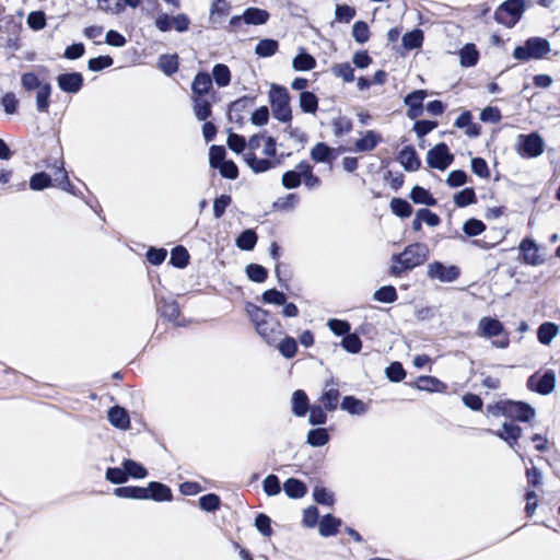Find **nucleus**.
Returning a JSON list of instances; mask_svg holds the SVG:
<instances>
[{
	"instance_id": "nucleus-64",
	"label": "nucleus",
	"mask_w": 560,
	"mask_h": 560,
	"mask_svg": "<svg viewBox=\"0 0 560 560\" xmlns=\"http://www.w3.org/2000/svg\"><path fill=\"white\" fill-rule=\"evenodd\" d=\"M262 488L269 497H275L281 491L280 482L276 475H268L262 481Z\"/></svg>"
},
{
	"instance_id": "nucleus-24",
	"label": "nucleus",
	"mask_w": 560,
	"mask_h": 560,
	"mask_svg": "<svg viewBox=\"0 0 560 560\" xmlns=\"http://www.w3.org/2000/svg\"><path fill=\"white\" fill-rule=\"evenodd\" d=\"M210 77L218 88H226L232 80L231 70L224 63L214 65Z\"/></svg>"
},
{
	"instance_id": "nucleus-38",
	"label": "nucleus",
	"mask_w": 560,
	"mask_h": 560,
	"mask_svg": "<svg viewBox=\"0 0 560 560\" xmlns=\"http://www.w3.org/2000/svg\"><path fill=\"white\" fill-rule=\"evenodd\" d=\"M194 103V113L199 120H206L211 116V104L201 96H191Z\"/></svg>"
},
{
	"instance_id": "nucleus-26",
	"label": "nucleus",
	"mask_w": 560,
	"mask_h": 560,
	"mask_svg": "<svg viewBox=\"0 0 560 560\" xmlns=\"http://www.w3.org/2000/svg\"><path fill=\"white\" fill-rule=\"evenodd\" d=\"M291 405L292 412L294 416L304 417L310 408L307 395L303 390L296 389L292 394Z\"/></svg>"
},
{
	"instance_id": "nucleus-7",
	"label": "nucleus",
	"mask_w": 560,
	"mask_h": 560,
	"mask_svg": "<svg viewBox=\"0 0 560 560\" xmlns=\"http://www.w3.org/2000/svg\"><path fill=\"white\" fill-rule=\"evenodd\" d=\"M524 0H506L494 12L498 23L512 27L517 23L524 12Z\"/></svg>"
},
{
	"instance_id": "nucleus-15",
	"label": "nucleus",
	"mask_w": 560,
	"mask_h": 560,
	"mask_svg": "<svg viewBox=\"0 0 560 560\" xmlns=\"http://www.w3.org/2000/svg\"><path fill=\"white\" fill-rule=\"evenodd\" d=\"M427 97L424 90H417L405 97V104L408 106L407 115L409 118L415 119L422 113V103Z\"/></svg>"
},
{
	"instance_id": "nucleus-44",
	"label": "nucleus",
	"mask_w": 560,
	"mask_h": 560,
	"mask_svg": "<svg viewBox=\"0 0 560 560\" xmlns=\"http://www.w3.org/2000/svg\"><path fill=\"white\" fill-rule=\"evenodd\" d=\"M257 242V235L253 230H245L236 238V246L242 250H252Z\"/></svg>"
},
{
	"instance_id": "nucleus-43",
	"label": "nucleus",
	"mask_w": 560,
	"mask_h": 560,
	"mask_svg": "<svg viewBox=\"0 0 560 560\" xmlns=\"http://www.w3.org/2000/svg\"><path fill=\"white\" fill-rule=\"evenodd\" d=\"M51 94V85L47 82L36 90V108L38 112L47 113L49 108V97Z\"/></svg>"
},
{
	"instance_id": "nucleus-30",
	"label": "nucleus",
	"mask_w": 560,
	"mask_h": 560,
	"mask_svg": "<svg viewBox=\"0 0 560 560\" xmlns=\"http://www.w3.org/2000/svg\"><path fill=\"white\" fill-rule=\"evenodd\" d=\"M283 490L289 498L299 499L306 494V486L299 479L289 478L283 483Z\"/></svg>"
},
{
	"instance_id": "nucleus-42",
	"label": "nucleus",
	"mask_w": 560,
	"mask_h": 560,
	"mask_svg": "<svg viewBox=\"0 0 560 560\" xmlns=\"http://www.w3.org/2000/svg\"><path fill=\"white\" fill-rule=\"evenodd\" d=\"M229 4L225 0H212L210 5V22L215 24L229 13Z\"/></svg>"
},
{
	"instance_id": "nucleus-20",
	"label": "nucleus",
	"mask_w": 560,
	"mask_h": 560,
	"mask_svg": "<svg viewBox=\"0 0 560 560\" xmlns=\"http://www.w3.org/2000/svg\"><path fill=\"white\" fill-rule=\"evenodd\" d=\"M147 492V500L151 499L154 501H171L172 500V491L171 489L160 482H150L147 488H144Z\"/></svg>"
},
{
	"instance_id": "nucleus-28",
	"label": "nucleus",
	"mask_w": 560,
	"mask_h": 560,
	"mask_svg": "<svg viewBox=\"0 0 560 560\" xmlns=\"http://www.w3.org/2000/svg\"><path fill=\"white\" fill-rule=\"evenodd\" d=\"M341 521L335 516L327 514L318 523V532L323 537L334 536L338 533Z\"/></svg>"
},
{
	"instance_id": "nucleus-45",
	"label": "nucleus",
	"mask_w": 560,
	"mask_h": 560,
	"mask_svg": "<svg viewBox=\"0 0 560 560\" xmlns=\"http://www.w3.org/2000/svg\"><path fill=\"white\" fill-rule=\"evenodd\" d=\"M373 298L381 303H394L397 300V292L393 285H384L374 292Z\"/></svg>"
},
{
	"instance_id": "nucleus-27",
	"label": "nucleus",
	"mask_w": 560,
	"mask_h": 560,
	"mask_svg": "<svg viewBox=\"0 0 560 560\" xmlns=\"http://www.w3.org/2000/svg\"><path fill=\"white\" fill-rule=\"evenodd\" d=\"M292 67L295 71H311L316 67V60L312 55L301 48L292 60Z\"/></svg>"
},
{
	"instance_id": "nucleus-6",
	"label": "nucleus",
	"mask_w": 560,
	"mask_h": 560,
	"mask_svg": "<svg viewBox=\"0 0 560 560\" xmlns=\"http://www.w3.org/2000/svg\"><path fill=\"white\" fill-rule=\"evenodd\" d=\"M503 325L502 323L493 317H482L479 319L477 325V334L483 338H493L500 337L498 340H494L492 345L500 349H505L509 347L510 340L508 335L503 334Z\"/></svg>"
},
{
	"instance_id": "nucleus-10",
	"label": "nucleus",
	"mask_w": 560,
	"mask_h": 560,
	"mask_svg": "<svg viewBox=\"0 0 560 560\" xmlns=\"http://www.w3.org/2000/svg\"><path fill=\"white\" fill-rule=\"evenodd\" d=\"M527 386L541 395H548L555 389L556 375L552 371H548L541 376L533 375L528 378Z\"/></svg>"
},
{
	"instance_id": "nucleus-62",
	"label": "nucleus",
	"mask_w": 560,
	"mask_h": 560,
	"mask_svg": "<svg viewBox=\"0 0 560 560\" xmlns=\"http://www.w3.org/2000/svg\"><path fill=\"white\" fill-rule=\"evenodd\" d=\"M246 275L252 281L261 283L267 279L268 273L262 266L250 264L246 267Z\"/></svg>"
},
{
	"instance_id": "nucleus-3",
	"label": "nucleus",
	"mask_w": 560,
	"mask_h": 560,
	"mask_svg": "<svg viewBox=\"0 0 560 560\" xmlns=\"http://www.w3.org/2000/svg\"><path fill=\"white\" fill-rule=\"evenodd\" d=\"M268 97L273 117L282 122L290 121L292 110L288 90L284 86L271 84Z\"/></svg>"
},
{
	"instance_id": "nucleus-34",
	"label": "nucleus",
	"mask_w": 560,
	"mask_h": 560,
	"mask_svg": "<svg viewBox=\"0 0 560 560\" xmlns=\"http://www.w3.org/2000/svg\"><path fill=\"white\" fill-rule=\"evenodd\" d=\"M114 494L121 499L147 500V492L143 487H119L114 490Z\"/></svg>"
},
{
	"instance_id": "nucleus-51",
	"label": "nucleus",
	"mask_w": 560,
	"mask_h": 560,
	"mask_svg": "<svg viewBox=\"0 0 560 560\" xmlns=\"http://www.w3.org/2000/svg\"><path fill=\"white\" fill-rule=\"evenodd\" d=\"M122 466L127 471V478L132 477L135 479H142L147 476L145 468L135 460L126 459L124 460Z\"/></svg>"
},
{
	"instance_id": "nucleus-13",
	"label": "nucleus",
	"mask_w": 560,
	"mask_h": 560,
	"mask_svg": "<svg viewBox=\"0 0 560 560\" xmlns=\"http://www.w3.org/2000/svg\"><path fill=\"white\" fill-rule=\"evenodd\" d=\"M243 159L247 166L256 174L265 173L277 166L276 160H270L267 158L259 159L256 156L255 152H245L243 154Z\"/></svg>"
},
{
	"instance_id": "nucleus-14",
	"label": "nucleus",
	"mask_w": 560,
	"mask_h": 560,
	"mask_svg": "<svg viewBox=\"0 0 560 560\" xmlns=\"http://www.w3.org/2000/svg\"><path fill=\"white\" fill-rule=\"evenodd\" d=\"M57 84L63 92L77 93L83 84V78L79 72L65 73L58 75Z\"/></svg>"
},
{
	"instance_id": "nucleus-8",
	"label": "nucleus",
	"mask_w": 560,
	"mask_h": 560,
	"mask_svg": "<svg viewBox=\"0 0 560 560\" xmlns=\"http://www.w3.org/2000/svg\"><path fill=\"white\" fill-rule=\"evenodd\" d=\"M269 19V14L266 10L259 8H248L242 15H234L230 20V25L234 30L241 27L242 23L247 25H261L265 24Z\"/></svg>"
},
{
	"instance_id": "nucleus-25",
	"label": "nucleus",
	"mask_w": 560,
	"mask_h": 560,
	"mask_svg": "<svg viewBox=\"0 0 560 560\" xmlns=\"http://www.w3.org/2000/svg\"><path fill=\"white\" fill-rule=\"evenodd\" d=\"M311 159L316 163H330L334 159V149L329 148L324 142L316 143L311 149Z\"/></svg>"
},
{
	"instance_id": "nucleus-19",
	"label": "nucleus",
	"mask_w": 560,
	"mask_h": 560,
	"mask_svg": "<svg viewBox=\"0 0 560 560\" xmlns=\"http://www.w3.org/2000/svg\"><path fill=\"white\" fill-rule=\"evenodd\" d=\"M455 126L459 129H465V133L470 138H476L480 135V126L472 122V115L470 112H463L455 120Z\"/></svg>"
},
{
	"instance_id": "nucleus-46",
	"label": "nucleus",
	"mask_w": 560,
	"mask_h": 560,
	"mask_svg": "<svg viewBox=\"0 0 560 560\" xmlns=\"http://www.w3.org/2000/svg\"><path fill=\"white\" fill-rule=\"evenodd\" d=\"M389 207L392 212L400 218H408L412 213L411 206L406 200L400 198H393Z\"/></svg>"
},
{
	"instance_id": "nucleus-39",
	"label": "nucleus",
	"mask_w": 560,
	"mask_h": 560,
	"mask_svg": "<svg viewBox=\"0 0 560 560\" xmlns=\"http://www.w3.org/2000/svg\"><path fill=\"white\" fill-rule=\"evenodd\" d=\"M158 310L168 320H176L179 315V307L173 300H160L158 302Z\"/></svg>"
},
{
	"instance_id": "nucleus-40",
	"label": "nucleus",
	"mask_w": 560,
	"mask_h": 560,
	"mask_svg": "<svg viewBox=\"0 0 560 560\" xmlns=\"http://www.w3.org/2000/svg\"><path fill=\"white\" fill-rule=\"evenodd\" d=\"M558 326L553 323H544L539 326L537 337L540 343L549 345L558 335Z\"/></svg>"
},
{
	"instance_id": "nucleus-56",
	"label": "nucleus",
	"mask_w": 560,
	"mask_h": 560,
	"mask_svg": "<svg viewBox=\"0 0 560 560\" xmlns=\"http://www.w3.org/2000/svg\"><path fill=\"white\" fill-rule=\"evenodd\" d=\"M341 347L350 353H358L362 348V342L358 335L348 332L341 340Z\"/></svg>"
},
{
	"instance_id": "nucleus-22",
	"label": "nucleus",
	"mask_w": 560,
	"mask_h": 560,
	"mask_svg": "<svg viewBox=\"0 0 560 560\" xmlns=\"http://www.w3.org/2000/svg\"><path fill=\"white\" fill-rule=\"evenodd\" d=\"M107 418L108 421L118 429L126 430L129 428V415L124 408L119 406L112 407L108 410Z\"/></svg>"
},
{
	"instance_id": "nucleus-36",
	"label": "nucleus",
	"mask_w": 560,
	"mask_h": 560,
	"mask_svg": "<svg viewBox=\"0 0 560 560\" xmlns=\"http://www.w3.org/2000/svg\"><path fill=\"white\" fill-rule=\"evenodd\" d=\"M341 409L347 411L350 415H357V416H360V415H363L366 412L365 404L362 400H360L353 396L343 397V399L341 401Z\"/></svg>"
},
{
	"instance_id": "nucleus-23",
	"label": "nucleus",
	"mask_w": 560,
	"mask_h": 560,
	"mask_svg": "<svg viewBox=\"0 0 560 560\" xmlns=\"http://www.w3.org/2000/svg\"><path fill=\"white\" fill-rule=\"evenodd\" d=\"M381 140L380 133L374 130H369L362 138L355 141L354 149L357 152H369L372 151Z\"/></svg>"
},
{
	"instance_id": "nucleus-9",
	"label": "nucleus",
	"mask_w": 560,
	"mask_h": 560,
	"mask_svg": "<svg viewBox=\"0 0 560 560\" xmlns=\"http://www.w3.org/2000/svg\"><path fill=\"white\" fill-rule=\"evenodd\" d=\"M454 156L448 151L445 143H439L429 150L427 154V163L430 167L440 171L446 170L453 162Z\"/></svg>"
},
{
	"instance_id": "nucleus-47",
	"label": "nucleus",
	"mask_w": 560,
	"mask_h": 560,
	"mask_svg": "<svg viewBox=\"0 0 560 560\" xmlns=\"http://www.w3.org/2000/svg\"><path fill=\"white\" fill-rule=\"evenodd\" d=\"M454 203L459 207H466L476 202V194L472 188H465L454 195Z\"/></svg>"
},
{
	"instance_id": "nucleus-58",
	"label": "nucleus",
	"mask_w": 560,
	"mask_h": 560,
	"mask_svg": "<svg viewBox=\"0 0 560 560\" xmlns=\"http://www.w3.org/2000/svg\"><path fill=\"white\" fill-rule=\"evenodd\" d=\"M261 300L265 304H273V305L282 306V304H284V302L287 301V296L281 291H278L276 289H269L262 293Z\"/></svg>"
},
{
	"instance_id": "nucleus-18",
	"label": "nucleus",
	"mask_w": 560,
	"mask_h": 560,
	"mask_svg": "<svg viewBox=\"0 0 560 560\" xmlns=\"http://www.w3.org/2000/svg\"><path fill=\"white\" fill-rule=\"evenodd\" d=\"M212 88V79L207 72H198L191 82V96L203 97Z\"/></svg>"
},
{
	"instance_id": "nucleus-29",
	"label": "nucleus",
	"mask_w": 560,
	"mask_h": 560,
	"mask_svg": "<svg viewBox=\"0 0 560 560\" xmlns=\"http://www.w3.org/2000/svg\"><path fill=\"white\" fill-rule=\"evenodd\" d=\"M398 160L407 171H417L420 167V161L415 149L411 147L404 148L399 153Z\"/></svg>"
},
{
	"instance_id": "nucleus-1",
	"label": "nucleus",
	"mask_w": 560,
	"mask_h": 560,
	"mask_svg": "<svg viewBox=\"0 0 560 560\" xmlns=\"http://www.w3.org/2000/svg\"><path fill=\"white\" fill-rule=\"evenodd\" d=\"M429 249L422 243H415L407 246L402 253L392 256V265L389 272L393 276H400L401 273L411 270L412 268L422 265L428 258Z\"/></svg>"
},
{
	"instance_id": "nucleus-5",
	"label": "nucleus",
	"mask_w": 560,
	"mask_h": 560,
	"mask_svg": "<svg viewBox=\"0 0 560 560\" xmlns=\"http://www.w3.org/2000/svg\"><path fill=\"white\" fill-rule=\"evenodd\" d=\"M545 151V141L538 132L518 135L516 137L515 152L525 159H536Z\"/></svg>"
},
{
	"instance_id": "nucleus-63",
	"label": "nucleus",
	"mask_w": 560,
	"mask_h": 560,
	"mask_svg": "<svg viewBox=\"0 0 560 560\" xmlns=\"http://www.w3.org/2000/svg\"><path fill=\"white\" fill-rule=\"evenodd\" d=\"M355 16V9L348 4H338L335 9V18L341 23H349Z\"/></svg>"
},
{
	"instance_id": "nucleus-48",
	"label": "nucleus",
	"mask_w": 560,
	"mask_h": 560,
	"mask_svg": "<svg viewBox=\"0 0 560 560\" xmlns=\"http://www.w3.org/2000/svg\"><path fill=\"white\" fill-rule=\"evenodd\" d=\"M278 43L275 39H261L256 45L255 52L259 57H270L278 50Z\"/></svg>"
},
{
	"instance_id": "nucleus-60",
	"label": "nucleus",
	"mask_w": 560,
	"mask_h": 560,
	"mask_svg": "<svg viewBox=\"0 0 560 560\" xmlns=\"http://www.w3.org/2000/svg\"><path fill=\"white\" fill-rule=\"evenodd\" d=\"M485 230V223L477 219H469L463 224V231L467 236L480 235Z\"/></svg>"
},
{
	"instance_id": "nucleus-33",
	"label": "nucleus",
	"mask_w": 560,
	"mask_h": 560,
	"mask_svg": "<svg viewBox=\"0 0 560 560\" xmlns=\"http://www.w3.org/2000/svg\"><path fill=\"white\" fill-rule=\"evenodd\" d=\"M299 106L303 113L315 114L318 108V98L313 92L303 91L299 96Z\"/></svg>"
},
{
	"instance_id": "nucleus-41",
	"label": "nucleus",
	"mask_w": 560,
	"mask_h": 560,
	"mask_svg": "<svg viewBox=\"0 0 560 560\" xmlns=\"http://www.w3.org/2000/svg\"><path fill=\"white\" fill-rule=\"evenodd\" d=\"M478 50L475 45L467 44L459 51V62L463 67L475 66L478 61Z\"/></svg>"
},
{
	"instance_id": "nucleus-59",
	"label": "nucleus",
	"mask_w": 560,
	"mask_h": 560,
	"mask_svg": "<svg viewBox=\"0 0 560 560\" xmlns=\"http://www.w3.org/2000/svg\"><path fill=\"white\" fill-rule=\"evenodd\" d=\"M225 161V149L222 145H211L209 149V164L218 168Z\"/></svg>"
},
{
	"instance_id": "nucleus-31",
	"label": "nucleus",
	"mask_w": 560,
	"mask_h": 560,
	"mask_svg": "<svg viewBox=\"0 0 560 560\" xmlns=\"http://www.w3.org/2000/svg\"><path fill=\"white\" fill-rule=\"evenodd\" d=\"M511 402H512V400L505 399V400H499L493 404H489L486 409L487 417L488 418L505 417L509 419V416L511 413Z\"/></svg>"
},
{
	"instance_id": "nucleus-17",
	"label": "nucleus",
	"mask_w": 560,
	"mask_h": 560,
	"mask_svg": "<svg viewBox=\"0 0 560 560\" xmlns=\"http://www.w3.org/2000/svg\"><path fill=\"white\" fill-rule=\"evenodd\" d=\"M535 417V409L528 404L522 401L511 402V413L509 419L517 420L522 422H528Z\"/></svg>"
},
{
	"instance_id": "nucleus-32",
	"label": "nucleus",
	"mask_w": 560,
	"mask_h": 560,
	"mask_svg": "<svg viewBox=\"0 0 560 560\" xmlns=\"http://www.w3.org/2000/svg\"><path fill=\"white\" fill-rule=\"evenodd\" d=\"M416 386L420 390L427 392H443L446 385L433 376H419L416 382Z\"/></svg>"
},
{
	"instance_id": "nucleus-16",
	"label": "nucleus",
	"mask_w": 560,
	"mask_h": 560,
	"mask_svg": "<svg viewBox=\"0 0 560 560\" xmlns=\"http://www.w3.org/2000/svg\"><path fill=\"white\" fill-rule=\"evenodd\" d=\"M493 434L506 442L510 447H514L522 435V429L516 424L503 422L502 429L494 431Z\"/></svg>"
},
{
	"instance_id": "nucleus-2",
	"label": "nucleus",
	"mask_w": 560,
	"mask_h": 560,
	"mask_svg": "<svg viewBox=\"0 0 560 560\" xmlns=\"http://www.w3.org/2000/svg\"><path fill=\"white\" fill-rule=\"evenodd\" d=\"M246 312L255 326L257 334L269 345L275 343L278 338L282 335L281 324L270 317L269 312L248 304Z\"/></svg>"
},
{
	"instance_id": "nucleus-4",
	"label": "nucleus",
	"mask_w": 560,
	"mask_h": 560,
	"mask_svg": "<svg viewBox=\"0 0 560 560\" xmlns=\"http://www.w3.org/2000/svg\"><path fill=\"white\" fill-rule=\"evenodd\" d=\"M551 51L550 44L541 37L528 38L524 45L515 47L513 57L517 60L542 59Z\"/></svg>"
},
{
	"instance_id": "nucleus-54",
	"label": "nucleus",
	"mask_w": 560,
	"mask_h": 560,
	"mask_svg": "<svg viewBox=\"0 0 560 560\" xmlns=\"http://www.w3.org/2000/svg\"><path fill=\"white\" fill-rule=\"evenodd\" d=\"M423 35L420 30H413L402 36V45L407 49H415L421 46Z\"/></svg>"
},
{
	"instance_id": "nucleus-37",
	"label": "nucleus",
	"mask_w": 560,
	"mask_h": 560,
	"mask_svg": "<svg viewBox=\"0 0 560 560\" xmlns=\"http://www.w3.org/2000/svg\"><path fill=\"white\" fill-rule=\"evenodd\" d=\"M329 434L325 428L310 430L306 436V443L313 447H320L328 443Z\"/></svg>"
},
{
	"instance_id": "nucleus-12",
	"label": "nucleus",
	"mask_w": 560,
	"mask_h": 560,
	"mask_svg": "<svg viewBox=\"0 0 560 560\" xmlns=\"http://www.w3.org/2000/svg\"><path fill=\"white\" fill-rule=\"evenodd\" d=\"M520 250L523 253V258L528 265L539 266L545 261L542 255L539 253L538 245L532 240L522 241Z\"/></svg>"
},
{
	"instance_id": "nucleus-50",
	"label": "nucleus",
	"mask_w": 560,
	"mask_h": 560,
	"mask_svg": "<svg viewBox=\"0 0 560 560\" xmlns=\"http://www.w3.org/2000/svg\"><path fill=\"white\" fill-rule=\"evenodd\" d=\"M159 68L167 75L175 73L178 69L176 55H163L159 59Z\"/></svg>"
},
{
	"instance_id": "nucleus-61",
	"label": "nucleus",
	"mask_w": 560,
	"mask_h": 560,
	"mask_svg": "<svg viewBox=\"0 0 560 560\" xmlns=\"http://www.w3.org/2000/svg\"><path fill=\"white\" fill-rule=\"evenodd\" d=\"M314 501L318 504L331 506L335 502L334 494L324 487H315L313 492Z\"/></svg>"
},
{
	"instance_id": "nucleus-11",
	"label": "nucleus",
	"mask_w": 560,
	"mask_h": 560,
	"mask_svg": "<svg viewBox=\"0 0 560 560\" xmlns=\"http://www.w3.org/2000/svg\"><path fill=\"white\" fill-rule=\"evenodd\" d=\"M428 277L441 282H452L458 277V269L456 267H445L439 261H434L428 266Z\"/></svg>"
},
{
	"instance_id": "nucleus-52",
	"label": "nucleus",
	"mask_w": 560,
	"mask_h": 560,
	"mask_svg": "<svg viewBox=\"0 0 560 560\" xmlns=\"http://www.w3.org/2000/svg\"><path fill=\"white\" fill-rule=\"evenodd\" d=\"M189 254L183 246H177L171 252V264L177 268H184L188 264Z\"/></svg>"
},
{
	"instance_id": "nucleus-55",
	"label": "nucleus",
	"mask_w": 560,
	"mask_h": 560,
	"mask_svg": "<svg viewBox=\"0 0 560 560\" xmlns=\"http://www.w3.org/2000/svg\"><path fill=\"white\" fill-rule=\"evenodd\" d=\"M45 83L34 72H26L21 75V85L27 92L38 90Z\"/></svg>"
},
{
	"instance_id": "nucleus-53",
	"label": "nucleus",
	"mask_w": 560,
	"mask_h": 560,
	"mask_svg": "<svg viewBox=\"0 0 560 560\" xmlns=\"http://www.w3.org/2000/svg\"><path fill=\"white\" fill-rule=\"evenodd\" d=\"M352 36L359 44H364L370 38V30L365 22L358 21L352 26Z\"/></svg>"
},
{
	"instance_id": "nucleus-21",
	"label": "nucleus",
	"mask_w": 560,
	"mask_h": 560,
	"mask_svg": "<svg viewBox=\"0 0 560 560\" xmlns=\"http://www.w3.org/2000/svg\"><path fill=\"white\" fill-rule=\"evenodd\" d=\"M339 396L340 394L338 388L334 386V384L327 382L319 400L326 410L332 411L337 408Z\"/></svg>"
},
{
	"instance_id": "nucleus-35",
	"label": "nucleus",
	"mask_w": 560,
	"mask_h": 560,
	"mask_svg": "<svg viewBox=\"0 0 560 560\" xmlns=\"http://www.w3.org/2000/svg\"><path fill=\"white\" fill-rule=\"evenodd\" d=\"M410 199L418 205H424V206H435L436 200L433 198V196L425 188L421 186H415L410 194Z\"/></svg>"
},
{
	"instance_id": "nucleus-49",
	"label": "nucleus",
	"mask_w": 560,
	"mask_h": 560,
	"mask_svg": "<svg viewBox=\"0 0 560 560\" xmlns=\"http://www.w3.org/2000/svg\"><path fill=\"white\" fill-rule=\"evenodd\" d=\"M331 73L342 79L345 82H352L354 80L353 69L348 62L334 65L331 67Z\"/></svg>"
},
{
	"instance_id": "nucleus-57",
	"label": "nucleus",
	"mask_w": 560,
	"mask_h": 560,
	"mask_svg": "<svg viewBox=\"0 0 560 560\" xmlns=\"http://www.w3.org/2000/svg\"><path fill=\"white\" fill-rule=\"evenodd\" d=\"M278 349L284 358L291 359L298 351V345L294 338L285 337L278 343Z\"/></svg>"
}]
</instances>
